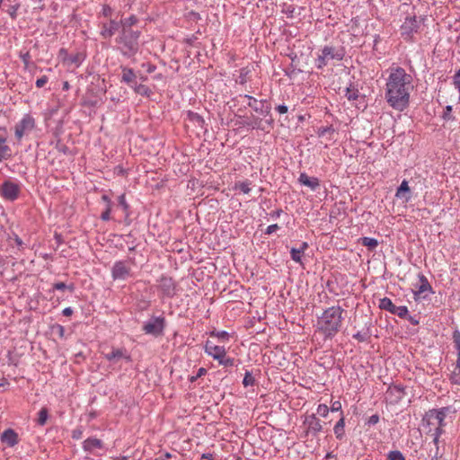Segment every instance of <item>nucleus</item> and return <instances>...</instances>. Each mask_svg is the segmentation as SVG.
<instances>
[{"instance_id": "obj_32", "label": "nucleus", "mask_w": 460, "mask_h": 460, "mask_svg": "<svg viewBox=\"0 0 460 460\" xmlns=\"http://www.w3.org/2000/svg\"><path fill=\"white\" fill-rule=\"evenodd\" d=\"M408 308L404 305L402 306H396L394 307V310L393 312V314H396L400 318H406L408 316Z\"/></svg>"}, {"instance_id": "obj_56", "label": "nucleus", "mask_w": 460, "mask_h": 460, "mask_svg": "<svg viewBox=\"0 0 460 460\" xmlns=\"http://www.w3.org/2000/svg\"><path fill=\"white\" fill-rule=\"evenodd\" d=\"M55 330H57V333L58 334L59 337L63 338L64 335H65V327L60 325V324H57L55 327H54Z\"/></svg>"}, {"instance_id": "obj_18", "label": "nucleus", "mask_w": 460, "mask_h": 460, "mask_svg": "<svg viewBox=\"0 0 460 460\" xmlns=\"http://www.w3.org/2000/svg\"><path fill=\"white\" fill-rule=\"evenodd\" d=\"M159 288L167 296H172L175 293L174 282L171 278L162 277L159 281Z\"/></svg>"}, {"instance_id": "obj_12", "label": "nucleus", "mask_w": 460, "mask_h": 460, "mask_svg": "<svg viewBox=\"0 0 460 460\" xmlns=\"http://www.w3.org/2000/svg\"><path fill=\"white\" fill-rule=\"evenodd\" d=\"M113 279L125 280L130 276V268L126 261H116L111 269Z\"/></svg>"}, {"instance_id": "obj_48", "label": "nucleus", "mask_w": 460, "mask_h": 460, "mask_svg": "<svg viewBox=\"0 0 460 460\" xmlns=\"http://www.w3.org/2000/svg\"><path fill=\"white\" fill-rule=\"evenodd\" d=\"M353 338L357 340L359 342H364L367 340L368 334L367 333H362L361 332H358L353 335Z\"/></svg>"}, {"instance_id": "obj_35", "label": "nucleus", "mask_w": 460, "mask_h": 460, "mask_svg": "<svg viewBox=\"0 0 460 460\" xmlns=\"http://www.w3.org/2000/svg\"><path fill=\"white\" fill-rule=\"evenodd\" d=\"M302 254L297 248L293 247L290 250L291 259L297 263H302Z\"/></svg>"}, {"instance_id": "obj_8", "label": "nucleus", "mask_w": 460, "mask_h": 460, "mask_svg": "<svg viewBox=\"0 0 460 460\" xmlns=\"http://www.w3.org/2000/svg\"><path fill=\"white\" fill-rule=\"evenodd\" d=\"M35 128V119L30 114H25L22 119L15 125L14 134L18 140H21L25 135L31 133Z\"/></svg>"}, {"instance_id": "obj_49", "label": "nucleus", "mask_w": 460, "mask_h": 460, "mask_svg": "<svg viewBox=\"0 0 460 460\" xmlns=\"http://www.w3.org/2000/svg\"><path fill=\"white\" fill-rule=\"evenodd\" d=\"M207 373V369L204 368V367H200L199 368L198 372H197V375L196 376H193L190 378V382H195L198 378L201 377L202 376H204L205 374Z\"/></svg>"}, {"instance_id": "obj_29", "label": "nucleus", "mask_w": 460, "mask_h": 460, "mask_svg": "<svg viewBox=\"0 0 460 460\" xmlns=\"http://www.w3.org/2000/svg\"><path fill=\"white\" fill-rule=\"evenodd\" d=\"M52 289L60 291L68 290L73 292L75 290V285L73 283L66 285L64 282H57L53 284Z\"/></svg>"}, {"instance_id": "obj_2", "label": "nucleus", "mask_w": 460, "mask_h": 460, "mask_svg": "<svg viewBox=\"0 0 460 460\" xmlns=\"http://www.w3.org/2000/svg\"><path fill=\"white\" fill-rule=\"evenodd\" d=\"M449 412L448 407L429 410L422 419V427L427 434L433 438V443L437 447L436 456L438 454V443L441 434L444 432L443 427L446 426L445 419Z\"/></svg>"}, {"instance_id": "obj_7", "label": "nucleus", "mask_w": 460, "mask_h": 460, "mask_svg": "<svg viewBox=\"0 0 460 460\" xmlns=\"http://www.w3.org/2000/svg\"><path fill=\"white\" fill-rule=\"evenodd\" d=\"M420 22L416 16H407L400 27L402 38L406 41H412L414 34L418 32Z\"/></svg>"}, {"instance_id": "obj_17", "label": "nucleus", "mask_w": 460, "mask_h": 460, "mask_svg": "<svg viewBox=\"0 0 460 460\" xmlns=\"http://www.w3.org/2000/svg\"><path fill=\"white\" fill-rule=\"evenodd\" d=\"M104 358L110 362H118L119 359H126L127 361H131L130 355L127 352L125 349H112V350L104 355Z\"/></svg>"}, {"instance_id": "obj_54", "label": "nucleus", "mask_w": 460, "mask_h": 460, "mask_svg": "<svg viewBox=\"0 0 460 460\" xmlns=\"http://www.w3.org/2000/svg\"><path fill=\"white\" fill-rule=\"evenodd\" d=\"M279 228V226L277 224L270 225L266 228L265 234H271Z\"/></svg>"}, {"instance_id": "obj_25", "label": "nucleus", "mask_w": 460, "mask_h": 460, "mask_svg": "<svg viewBox=\"0 0 460 460\" xmlns=\"http://www.w3.org/2000/svg\"><path fill=\"white\" fill-rule=\"evenodd\" d=\"M379 307L382 310L388 311L389 313L393 314L395 305L392 302V300L388 297H384L380 299L379 301Z\"/></svg>"}, {"instance_id": "obj_13", "label": "nucleus", "mask_w": 460, "mask_h": 460, "mask_svg": "<svg viewBox=\"0 0 460 460\" xmlns=\"http://www.w3.org/2000/svg\"><path fill=\"white\" fill-rule=\"evenodd\" d=\"M419 281L420 284L416 287V289L413 292L414 299L416 301L420 298H426V296H422V294L426 292L430 294L434 293L431 285L429 284L428 279L423 274H419Z\"/></svg>"}, {"instance_id": "obj_62", "label": "nucleus", "mask_w": 460, "mask_h": 460, "mask_svg": "<svg viewBox=\"0 0 460 460\" xmlns=\"http://www.w3.org/2000/svg\"><path fill=\"white\" fill-rule=\"evenodd\" d=\"M62 314L65 316H70L73 314V309L71 307H66L63 309Z\"/></svg>"}, {"instance_id": "obj_20", "label": "nucleus", "mask_w": 460, "mask_h": 460, "mask_svg": "<svg viewBox=\"0 0 460 460\" xmlns=\"http://www.w3.org/2000/svg\"><path fill=\"white\" fill-rule=\"evenodd\" d=\"M121 82L127 84L130 87H134L137 84V75L132 68L122 66Z\"/></svg>"}, {"instance_id": "obj_64", "label": "nucleus", "mask_w": 460, "mask_h": 460, "mask_svg": "<svg viewBox=\"0 0 460 460\" xmlns=\"http://www.w3.org/2000/svg\"><path fill=\"white\" fill-rule=\"evenodd\" d=\"M211 459H212V456L210 454H203L200 458V460H211Z\"/></svg>"}, {"instance_id": "obj_58", "label": "nucleus", "mask_w": 460, "mask_h": 460, "mask_svg": "<svg viewBox=\"0 0 460 460\" xmlns=\"http://www.w3.org/2000/svg\"><path fill=\"white\" fill-rule=\"evenodd\" d=\"M394 391H395L397 393V397L399 399H402L403 394H404V389L403 387H401V386H398V385H395L394 388H393Z\"/></svg>"}, {"instance_id": "obj_3", "label": "nucleus", "mask_w": 460, "mask_h": 460, "mask_svg": "<svg viewBox=\"0 0 460 460\" xmlns=\"http://www.w3.org/2000/svg\"><path fill=\"white\" fill-rule=\"evenodd\" d=\"M344 310L337 305L331 306L323 311L318 319V330L325 338L332 339L341 328Z\"/></svg>"}, {"instance_id": "obj_51", "label": "nucleus", "mask_w": 460, "mask_h": 460, "mask_svg": "<svg viewBox=\"0 0 460 460\" xmlns=\"http://www.w3.org/2000/svg\"><path fill=\"white\" fill-rule=\"evenodd\" d=\"M331 411L334 412V411H341V413L342 412L341 411V403L340 401H335L332 403V406L331 408H329Z\"/></svg>"}, {"instance_id": "obj_31", "label": "nucleus", "mask_w": 460, "mask_h": 460, "mask_svg": "<svg viewBox=\"0 0 460 460\" xmlns=\"http://www.w3.org/2000/svg\"><path fill=\"white\" fill-rule=\"evenodd\" d=\"M359 93L358 89L347 87L345 96L349 101H355L358 98Z\"/></svg>"}, {"instance_id": "obj_52", "label": "nucleus", "mask_w": 460, "mask_h": 460, "mask_svg": "<svg viewBox=\"0 0 460 460\" xmlns=\"http://www.w3.org/2000/svg\"><path fill=\"white\" fill-rule=\"evenodd\" d=\"M48 80H49V79H48V77H47L46 75H43V76H41V77L38 78V79L36 80V83H35V84H36V86H37L38 88H41V87H43V86L47 84Z\"/></svg>"}, {"instance_id": "obj_61", "label": "nucleus", "mask_w": 460, "mask_h": 460, "mask_svg": "<svg viewBox=\"0 0 460 460\" xmlns=\"http://www.w3.org/2000/svg\"><path fill=\"white\" fill-rule=\"evenodd\" d=\"M282 214V209H278L270 213V217L274 219H277Z\"/></svg>"}, {"instance_id": "obj_59", "label": "nucleus", "mask_w": 460, "mask_h": 460, "mask_svg": "<svg viewBox=\"0 0 460 460\" xmlns=\"http://www.w3.org/2000/svg\"><path fill=\"white\" fill-rule=\"evenodd\" d=\"M133 88H134L135 92L137 93H142L144 91H146V86L143 84H136V85H134Z\"/></svg>"}, {"instance_id": "obj_41", "label": "nucleus", "mask_w": 460, "mask_h": 460, "mask_svg": "<svg viewBox=\"0 0 460 460\" xmlns=\"http://www.w3.org/2000/svg\"><path fill=\"white\" fill-rule=\"evenodd\" d=\"M250 181H243L236 184V188L239 189L241 191H243L245 194H248L251 191L250 188Z\"/></svg>"}, {"instance_id": "obj_40", "label": "nucleus", "mask_w": 460, "mask_h": 460, "mask_svg": "<svg viewBox=\"0 0 460 460\" xmlns=\"http://www.w3.org/2000/svg\"><path fill=\"white\" fill-rule=\"evenodd\" d=\"M219 365L223 367H233L234 365V358H227L226 356H223L221 359L217 360Z\"/></svg>"}, {"instance_id": "obj_1", "label": "nucleus", "mask_w": 460, "mask_h": 460, "mask_svg": "<svg viewBox=\"0 0 460 460\" xmlns=\"http://www.w3.org/2000/svg\"><path fill=\"white\" fill-rule=\"evenodd\" d=\"M414 89L413 77L401 66L392 67L385 84V101L394 110L402 111L410 104Z\"/></svg>"}, {"instance_id": "obj_27", "label": "nucleus", "mask_w": 460, "mask_h": 460, "mask_svg": "<svg viewBox=\"0 0 460 460\" xmlns=\"http://www.w3.org/2000/svg\"><path fill=\"white\" fill-rule=\"evenodd\" d=\"M361 244L371 249V250H374L377 247L378 241L373 237H362Z\"/></svg>"}, {"instance_id": "obj_19", "label": "nucleus", "mask_w": 460, "mask_h": 460, "mask_svg": "<svg viewBox=\"0 0 460 460\" xmlns=\"http://www.w3.org/2000/svg\"><path fill=\"white\" fill-rule=\"evenodd\" d=\"M298 182L307 186L312 190H315L320 186V181L316 177H309L305 172H301L298 177Z\"/></svg>"}, {"instance_id": "obj_16", "label": "nucleus", "mask_w": 460, "mask_h": 460, "mask_svg": "<svg viewBox=\"0 0 460 460\" xmlns=\"http://www.w3.org/2000/svg\"><path fill=\"white\" fill-rule=\"evenodd\" d=\"M306 425L307 433L316 436L323 429L321 420L315 417L314 414L308 416L305 420Z\"/></svg>"}, {"instance_id": "obj_60", "label": "nucleus", "mask_w": 460, "mask_h": 460, "mask_svg": "<svg viewBox=\"0 0 460 460\" xmlns=\"http://www.w3.org/2000/svg\"><path fill=\"white\" fill-rule=\"evenodd\" d=\"M408 319V321L413 324V325H418L420 323L419 320L416 318V316H411V315H408L406 317Z\"/></svg>"}, {"instance_id": "obj_50", "label": "nucleus", "mask_w": 460, "mask_h": 460, "mask_svg": "<svg viewBox=\"0 0 460 460\" xmlns=\"http://www.w3.org/2000/svg\"><path fill=\"white\" fill-rule=\"evenodd\" d=\"M261 119H260L258 118H255L254 120L252 122L246 123V125L251 126L252 128L263 129V128H261Z\"/></svg>"}, {"instance_id": "obj_34", "label": "nucleus", "mask_w": 460, "mask_h": 460, "mask_svg": "<svg viewBox=\"0 0 460 460\" xmlns=\"http://www.w3.org/2000/svg\"><path fill=\"white\" fill-rule=\"evenodd\" d=\"M113 9L109 4H102L100 15L104 18L111 19L112 17Z\"/></svg>"}, {"instance_id": "obj_21", "label": "nucleus", "mask_w": 460, "mask_h": 460, "mask_svg": "<svg viewBox=\"0 0 460 460\" xmlns=\"http://www.w3.org/2000/svg\"><path fill=\"white\" fill-rule=\"evenodd\" d=\"M139 19L135 15L131 14L128 17H121L119 20L121 30L124 31H134L133 27L137 24Z\"/></svg>"}, {"instance_id": "obj_47", "label": "nucleus", "mask_w": 460, "mask_h": 460, "mask_svg": "<svg viewBox=\"0 0 460 460\" xmlns=\"http://www.w3.org/2000/svg\"><path fill=\"white\" fill-rule=\"evenodd\" d=\"M379 420L380 418L378 414H373L367 419L366 424L368 426H374L379 422Z\"/></svg>"}, {"instance_id": "obj_53", "label": "nucleus", "mask_w": 460, "mask_h": 460, "mask_svg": "<svg viewBox=\"0 0 460 460\" xmlns=\"http://www.w3.org/2000/svg\"><path fill=\"white\" fill-rule=\"evenodd\" d=\"M17 10H18V5H12L7 13L8 14L13 18V19H15L16 16H17Z\"/></svg>"}, {"instance_id": "obj_15", "label": "nucleus", "mask_w": 460, "mask_h": 460, "mask_svg": "<svg viewBox=\"0 0 460 460\" xmlns=\"http://www.w3.org/2000/svg\"><path fill=\"white\" fill-rule=\"evenodd\" d=\"M105 448L103 442L94 437L88 438L83 442V449L84 452L95 454L96 449L102 450Z\"/></svg>"}, {"instance_id": "obj_44", "label": "nucleus", "mask_w": 460, "mask_h": 460, "mask_svg": "<svg viewBox=\"0 0 460 460\" xmlns=\"http://www.w3.org/2000/svg\"><path fill=\"white\" fill-rule=\"evenodd\" d=\"M453 341L457 352L460 351V332L456 330L453 333Z\"/></svg>"}, {"instance_id": "obj_28", "label": "nucleus", "mask_w": 460, "mask_h": 460, "mask_svg": "<svg viewBox=\"0 0 460 460\" xmlns=\"http://www.w3.org/2000/svg\"><path fill=\"white\" fill-rule=\"evenodd\" d=\"M48 418H49V411L46 407H43L40 410V411L38 413L37 423L40 426H44L47 422Z\"/></svg>"}, {"instance_id": "obj_46", "label": "nucleus", "mask_w": 460, "mask_h": 460, "mask_svg": "<svg viewBox=\"0 0 460 460\" xmlns=\"http://www.w3.org/2000/svg\"><path fill=\"white\" fill-rule=\"evenodd\" d=\"M118 201H119V205L122 208L123 211H125L127 213V211L128 209V205L126 201L125 195L124 194L119 195L118 198Z\"/></svg>"}, {"instance_id": "obj_5", "label": "nucleus", "mask_w": 460, "mask_h": 460, "mask_svg": "<svg viewBox=\"0 0 460 460\" xmlns=\"http://www.w3.org/2000/svg\"><path fill=\"white\" fill-rule=\"evenodd\" d=\"M165 326L166 320L164 315H152L148 320L143 323L142 331L146 335L157 338L164 335Z\"/></svg>"}, {"instance_id": "obj_43", "label": "nucleus", "mask_w": 460, "mask_h": 460, "mask_svg": "<svg viewBox=\"0 0 460 460\" xmlns=\"http://www.w3.org/2000/svg\"><path fill=\"white\" fill-rule=\"evenodd\" d=\"M453 84L457 89L460 99V68L456 72V74L453 76Z\"/></svg>"}, {"instance_id": "obj_39", "label": "nucleus", "mask_w": 460, "mask_h": 460, "mask_svg": "<svg viewBox=\"0 0 460 460\" xmlns=\"http://www.w3.org/2000/svg\"><path fill=\"white\" fill-rule=\"evenodd\" d=\"M452 106L451 105H447L444 111H443V114H442V119L444 120H454L455 118L454 116L452 115Z\"/></svg>"}, {"instance_id": "obj_55", "label": "nucleus", "mask_w": 460, "mask_h": 460, "mask_svg": "<svg viewBox=\"0 0 460 460\" xmlns=\"http://www.w3.org/2000/svg\"><path fill=\"white\" fill-rule=\"evenodd\" d=\"M276 111L279 113V114H285L288 112V108L287 105L285 104H280V105H278L276 107Z\"/></svg>"}, {"instance_id": "obj_63", "label": "nucleus", "mask_w": 460, "mask_h": 460, "mask_svg": "<svg viewBox=\"0 0 460 460\" xmlns=\"http://www.w3.org/2000/svg\"><path fill=\"white\" fill-rule=\"evenodd\" d=\"M308 248V243L306 242H303L300 246L297 248L299 251H301V253H304L305 251Z\"/></svg>"}, {"instance_id": "obj_57", "label": "nucleus", "mask_w": 460, "mask_h": 460, "mask_svg": "<svg viewBox=\"0 0 460 460\" xmlns=\"http://www.w3.org/2000/svg\"><path fill=\"white\" fill-rule=\"evenodd\" d=\"M83 431L80 429H74L72 432V438L74 439H80L82 438Z\"/></svg>"}, {"instance_id": "obj_37", "label": "nucleus", "mask_w": 460, "mask_h": 460, "mask_svg": "<svg viewBox=\"0 0 460 460\" xmlns=\"http://www.w3.org/2000/svg\"><path fill=\"white\" fill-rule=\"evenodd\" d=\"M249 71L246 68H242L240 74L235 79V82L239 84H244L247 82V75Z\"/></svg>"}, {"instance_id": "obj_45", "label": "nucleus", "mask_w": 460, "mask_h": 460, "mask_svg": "<svg viewBox=\"0 0 460 460\" xmlns=\"http://www.w3.org/2000/svg\"><path fill=\"white\" fill-rule=\"evenodd\" d=\"M111 204L106 206L105 210L101 215V219L103 221H109L111 219Z\"/></svg>"}, {"instance_id": "obj_33", "label": "nucleus", "mask_w": 460, "mask_h": 460, "mask_svg": "<svg viewBox=\"0 0 460 460\" xmlns=\"http://www.w3.org/2000/svg\"><path fill=\"white\" fill-rule=\"evenodd\" d=\"M450 380L453 384L460 385V368L454 367L450 375Z\"/></svg>"}, {"instance_id": "obj_38", "label": "nucleus", "mask_w": 460, "mask_h": 460, "mask_svg": "<svg viewBox=\"0 0 460 460\" xmlns=\"http://www.w3.org/2000/svg\"><path fill=\"white\" fill-rule=\"evenodd\" d=\"M388 460H405V457L399 450L390 451L387 455Z\"/></svg>"}, {"instance_id": "obj_6", "label": "nucleus", "mask_w": 460, "mask_h": 460, "mask_svg": "<svg viewBox=\"0 0 460 460\" xmlns=\"http://www.w3.org/2000/svg\"><path fill=\"white\" fill-rule=\"evenodd\" d=\"M344 56L345 52L342 48L324 46L316 59V66L318 68H323L328 65L330 60L341 61L343 59Z\"/></svg>"}, {"instance_id": "obj_4", "label": "nucleus", "mask_w": 460, "mask_h": 460, "mask_svg": "<svg viewBox=\"0 0 460 460\" xmlns=\"http://www.w3.org/2000/svg\"><path fill=\"white\" fill-rule=\"evenodd\" d=\"M141 31H124L119 30L118 36L115 39L117 44V49L119 53L128 58H131L136 56L139 51L140 44L139 38Z\"/></svg>"}, {"instance_id": "obj_11", "label": "nucleus", "mask_w": 460, "mask_h": 460, "mask_svg": "<svg viewBox=\"0 0 460 460\" xmlns=\"http://www.w3.org/2000/svg\"><path fill=\"white\" fill-rule=\"evenodd\" d=\"M100 27V35L103 39H111L114 34L121 30L120 22L119 21H117L116 19H109L108 22H102L99 25Z\"/></svg>"}, {"instance_id": "obj_30", "label": "nucleus", "mask_w": 460, "mask_h": 460, "mask_svg": "<svg viewBox=\"0 0 460 460\" xmlns=\"http://www.w3.org/2000/svg\"><path fill=\"white\" fill-rule=\"evenodd\" d=\"M210 337H216L221 341H226L229 340V333L226 331H212L209 333Z\"/></svg>"}, {"instance_id": "obj_36", "label": "nucleus", "mask_w": 460, "mask_h": 460, "mask_svg": "<svg viewBox=\"0 0 460 460\" xmlns=\"http://www.w3.org/2000/svg\"><path fill=\"white\" fill-rule=\"evenodd\" d=\"M255 383L254 377L252 376L251 372L246 371L244 377L243 379V385L244 387L252 386Z\"/></svg>"}, {"instance_id": "obj_26", "label": "nucleus", "mask_w": 460, "mask_h": 460, "mask_svg": "<svg viewBox=\"0 0 460 460\" xmlns=\"http://www.w3.org/2000/svg\"><path fill=\"white\" fill-rule=\"evenodd\" d=\"M5 142L6 138L4 136H0V153H2L3 157H11V149Z\"/></svg>"}, {"instance_id": "obj_24", "label": "nucleus", "mask_w": 460, "mask_h": 460, "mask_svg": "<svg viewBox=\"0 0 460 460\" xmlns=\"http://www.w3.org/2000/svg\"><path fill=\"white\" fill-rule=\"evenodd\" d=\"M345 418L343 412H341V416L340 420L336 422L333 428V432L337 439L341 440L345 435Z\"/></svg>"}, {"instance_id": "obj_22", "label": "nucleus", "mask_w": 460, "mask_h": 460, "mask_svg": "<svg viewBox=\"0 0 460 460\" xmlns=\"http://www.w3.org/2000/svg\"><path fill=\"white\" fill-rule=\"evenodd\" d=\"M1 440L9 447H13L18 443L17 434L11 429H6L3 432Z\"/></svg>"}, {"instance_id": "obj_9", "label": "nucleus", "mask_w": 460, "mask_h": 460, "mask_svg": "<svg viewBox=\"0 0 460 460\" xmlns=\"http://www.w3.org/2000/svg\"><path fill=\"white\" fill-rule=\"evenodd\" d=\"M21 193V186L11 180L4 181L0 187V195L8 201L16 200Z\"/></svg>"}, {"instance_id": "obj_23", "label": "nucleus", "mask_w": 460, "mask_h": 460, "mask_svg": "<svg viewBox=\"0 0 460 460\" xmlns=\"http://www.w3.org/2000/svg\"><path fill=\"white\" fill-rule=\"evenodd\" d=\"M406 193H410V187L408 181L403 180L396 190L395 197L398 199H404V200L408 202L411 199V196H406Z\"/></svg>"}, {"instance_id": "obj_42", "label": "nucleus", "mask_w": 460, "mask_h": 460, "mask_svg": "<svg viewBox=\"0 0 460 460\" xmlns=\"http://www.w3.org/2000/svg\"><path fill=\"white\" fill-rule=\"evenodd\" d=\"M330 411L329 407L326 404H319L316 410L317 414L322 417H326Z\"/></svg>"}, {"instance_id": "obj_10", "label": "nucleus", "mask_w": 460, "mask_h": 460, "mask_svg": "<svg viewBox=\"0 0 460 460\" xmlns=\"http://www.w3.org/2000/svg\"><path fill=\"white\" fill-rule=\"evenodd\" d=\"M243 97L249 100L247 105L255 112L264 117L270 115L271 106L267 100L258 101L256 98L249 94H245Z\"/></svg>"}, {"instance_id": "obj_14", "label": "nucleus", "mask_w": 460, "mask_h": 460, "mask_svg": "<svg viewBox=\"0 0 460 460\" xmlns=\"http://www.w3.org/2000/svg\"><path fill=\"white\" fill-rule=\"evenodd\" d=\"M204 349L208 356L216 360L221 359V358L226 354L225 347L216 345L209 340L206 341Z\"/></svg>"}]
</instances>
